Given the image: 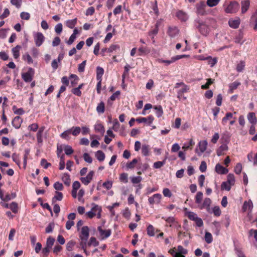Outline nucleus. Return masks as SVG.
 I'll list each match as a JSON object with an SVG mask.
<instances>
[{"mask_svg": "<svg viewBox=\"0 0 257 257\" xmlns=\"http://www.w3.org/2000/svg\"><path fill=\"white\" fill-rule=\"evenodd\" d=\"M88 246L93 245L94 246H97L99 245V242L96 240L94 237H91L90 238L89 241L87 243Z\"/></svg>", "mask_w": 257, "mask_h": 257, "instance_id": "50", "label": "nucleus"}, {"mask_svg": "<svg viewBox=\"0 0 257 257\" xmlns=\"http://www.w3.org/2000/svg\"><path fill=\"white\" fill-rule=\"evenodd\" d=\"M98 231H99L101 240L108 238L111 234V230L110 229L104 230L101 226L98 227Z\"/></svg>", "mask_w": 257, "mask_h": 257, "instance_id": "10", "label": "nucleus"}, {"mask_svg": "<svg viewBox=\"0 0 257 257\" xmlns=\"http://www.w3.org/2000/svg\"><path fill=\"white\" fill-rule=\"evenodd\" d=\"M62 179L64 182V183L66 185L69 186L71 183V179L70 178V176L67 173H65Z\"/></svg>", "mask_w": 257, "mask_h": 257, "instance_id": "37", "label": "nucleus"}, {"mask_svg": "<svg viewBox=\"0 0 257 257\" xmlns=\"http://www.w3.org/2000/svg\"><path fill=\"white\" fill-rule=\"evenodd\" d=\"M168 157L166 156L164 159V160L162 161H158L154 163L153 167L155 169H160L162 166H163L166 163V160L167 159Z\"/></svg>", "mask_w": 257, "mask_h": 257, "instance_id": "34", "label": "nucleus"}, {"mask_svg": "<svg viewBox=\"0 0 257 257\" xmlns=\"http://www.w3.org/2000/svg\"><path fill=\"white\" fill-rule=\"evenodd\" d=\"M229 140L228 139H225V143H224L222 144L216 150V154L218 156H220L222 155H223L224 154V152L225 151H227L228 150V146L227 145V144L228 143Z\"/></svg>", "mask_w": 257, "mask_h": 257, "instance_id": "11", "label": "nucleus"}, {"mask_svg": "<svg viewBox=\"0 0 257 257\" xmlns=\"http://www.w3.org/2000/svg\"><path fill=\"white\" fill-rule=\"evenodd\" d=\"M94 172L93 171H90L85 177H81L80 180L85 185H87L92 180Z\"/></svg>", "mask_w": 257, "mask_h": 257, "instance_id": "12", "label": "nucleus"}, {"mask_svg": "<svg viewBox=\"0 0 257 257\" xmlns=\"http://www.w3.org/2000/svg\"><path fill=\"white\" fill-rule=\"evenodd\" d=\"M245 67V62L243 61H240L236 65V70L238 72H242Z\"/></svg>", "mask_w": 257, "mask_h": 257, "instance_id": "44", "label": "nucleus"}, {"mask_svg": "<svg viewBox=\"0 0 257 257\" xmlns=\"http://www.w3.org/2000/svg\"><path fill=\"white\" fill-rule=\"evenodd\" d=\"M176 16L182 22H185L188 19V16L182 10L178 11L176 13Z\"/></svg>", "mask_w": 257, "mask_h": 257, "instance_id": "14", "label": "nucleus"}, {"mask_svg": "<svg viewBox=\"0 0 257 257\" xmlns=\"http://www.w3.org/2000/svg\"><path fill=\"white\" fill-rule=\"evenodd\" d=\"M95 157L99 162H102L105 159V155L102 151L99 150L95 152Z\"/></svg>", "mask_w": 257, "mask_h": 257, "instance_id": "25", "label": "nucleus"}, {"mask_svg": "<svg viewBox=\"0 0 257 257\" xmlns=\"http://www.w3.org/2000/svg\"><path fill=\"white\" fill-rule=\"evenodd\" d=\"M232 185L227 183L226 181L223 182L221 185V190H225L226 191H230L231 187Z\"/></svg>", "mask_w": 257, "mask_h": 257, "instance_id": "49", "label": "nucleus"}, {"mask_svg": "<svg viewBox=\"0 0 257 257\" xmlns=\"http://www.w3.org/2000/svg\"><path fill=\"white\" fill-rule=\"evenodd\" d=\"M34 38L35 44L37 47L41 46L45 40V37L41 32L34 33Z\"/></svg>", "mask_w": 257, "mask_h": 257, "instance_id": "8", "label": "nucleus"}, {"mask_svg": "<svg viewBox=\"0 0 257 257\" xmlns=\"http://www.w3.org/2000/svg\"><path fill=\"white\" fill-rule=\"evenodd\" d=\"M159 24L157 23L155 25V27L149 31V35L152 37V38H154V36L156 35L159 31Z\"/></svg>", "mask_w": 257, "mask_h": 257, "instance_id": "33", "label": "nucleus"}, {"mask_svg": "<svg viewBox=\"0 0 257 257\" xmlns=\"http://www.w3.org/2000/svg\"><path fill=\"white\" fill-rule=\"evenodd\" d=\"M211 203V200L209 198H205L203 203H201L199 206V208L200 209H203L204 208H206L207 210L209 209V207L210 204Z\"/></svg>", "mask_w": 257, "mask_h": 257, "instance_id": "15", "label": "nucleus"}, {"mask_svg": "<svg viewBox=\"0 0 257 257\" xmlns=\"http://www.w3.org/2000/svg\"><path fill=\"white\" fill-rule=\"evenodd\" d=\"M154 109L156 110L155 113L158 117H160L162 115L163 111L162 107L161 105L155 106Z\"/></svg>", "mask_w": 257, "mask_h": 257, "instance_id": "41", "label": "nucleus"}, {"mask_svg": "<svg viewBox=\"0 0 257 257\" xmlns=\"http://www.w3.org/2000/svg\"><path fill=\"white\" fill-rule=\"evenodd\" d=\"M95 130L101 134L104 133L105 130L103 126L100 123L96 124L94 126Z\"/></svg>", "mask_w": 257, "mask_h": 257, "instance_id": "57", "label": "nucleus"}, {"mask_svg": "<svg viewBox=\"0 0 257 257\" xmlns=\"http://www.w3.org/2000/svg\"><path fill=\"white\" fill-rule=\"evenodd\" d=\"M162 218L165 220L167 223L170 224V226H172V224H175L177 222L175 221V218L173 217L170 216L168 217H166L163 216Z\"/></svg>", "mask_w": 257, "mask_h": 257, "instance_id": "39", "label": "nucleus"}, {"mask_svg": "<svg viewBox=\"0 0 257 257\" xmlns=\"http://www.w3.org/2000/svg\"><path fill=\"white\" fill-rule=\"evenodd\" d=\"M104 74V70L103 69L100 67L98 66L96 68V79L97 80H102V77Z\"/></svg>", "mask_w": 257, "mask_h": 257, "instance_id": "28", "label": "nucleus"}, {"mask_svg": "<svg viewBox=\"0 0 257 257\" xmlns=\"http://www.w3.org/2000/svg\"><path fill=\"white\" fill-rule=\"evenodd\" d=\"M34 73V69L32 68H29L27 72L22 74V77L26 82H30L33 80Z\"/></svg>", "mask_w": 257, "mask_h": 257, "instance_id": "3", "label": "nucleus"}, {"mask_svg": "<svg viewBox=\"0 0 257 257\" xmlns=\"http://www.w3.org/2000/svg\"><path fill=\"white\" fill-rule=\"evenodd\" d=\"M228 24L231 28L236 29L239 27L240 20L239 19L237 20H229L228 21Z\"/></svg>", "mask_w": 257, "mask_h": 257, "instance_id": "24", "label": "nucleus"}, {"mask_svg": "<svg viewBox=\"0 0 257 257\" xmlns=\"http://www.w3.org/2000/svg\"><path fill=\"white\" fill-rule=\"evenodd\" d=\"M119 180L120 181L126 183L128 182V175L125 173H123L120 174L119 177Z\"/></svg>", "mask_w": 257, "mask_h": 257, "instance_id": "63", "label": "nucleus"}, {"mask_svg": "<svg viewBox=\"0 0 257 257\" xmlns=\"http://www.w3.org/2000/svg\"><path fill=\"white\" fill-rule=\"evenodd\" d=\"M20 18L22 20H29L30 18V14L28 12H23L20 14Z\"/></svg>", "mask_w": 257, "mask_h": 257, "instance_id": "64", "label": "nucleus"}, {"mask_svg": "<svg viewBox=\"0 0 257 257\" xmlns=\"http://www.w3.org/2000/svg\"><path fill=\"white\" fill-rule=\"evenodd\" d=\"M239 7V4L235 1L230 2L225 9V11L226 13H236Z\"/></svg>", "mask_w": 257, "mask_h": 257, "instance_id": "4", "label": "nucleus"}, {"mask_svg": "<svg viewBox=\"0 0 257 257\" xmlns=\"http://www.w3.org/2000/svg\"><path fill=\"white\" fill-rule=\"evenodd\" d=\"M9 208L14 213H17L18 212V205L17 203L13 202L10 204Z\"/></svg>", "mask_w": 257, "mask_h": 257, "instance_id": "42", "label": "nucleus"}, {"mask_svg": "<svg viewBox=\"0 0 257 257\" xmlns=\"http://www.w3.org/2000/svg\"><path fill=\"white\" fill-rule=\"evenodd\" d=\"M188 252L187 250L184 248L182 245H178L177 246V253L180 255L185 254Z\"/></svg>", "mask_w": 257, "mask_h": 257, "instance_id": "60", "label": "nucleus"}, {"mask_svg": "<svg viewBox=\"0 0 257 257\" xmlns=\"http://www.w3.org/2000/svg\"><path fill=\"white\" fill-rule=\"evenodd\" d=\"M186 215L190 220L193 221H194L198 217L197 215L195 213L191 211L186 212Z\"/></svg>", "mask_w": 257, "mask_h": 257, "instance_id": "46", "label": "nucleus"}, {"mask_svg": "<svg viewBox=\"0 0 257 257\" xmlns=\"http://www.w3.org/2000/svg\"><path fill=\"white\" fill-rule=\"evenodd\" d=\"M168 35L174 38L176 37L179 33V30L177 28L174 27H169L168 30Z\"/></svg>", "mask_w": 257, "mask_h": 257, "instance_id": "17", "label": "nucleus"}, {"mask_svg": "<svg viewBox=\"0 0 257 257\" xmlns=\"http://www.w3.org/2000/svg\"><path fill=\"white\" fill-rule=\"evenodd\" d=\"M138 163L137 159H134L132 161L126 164V168L127 169H133L135 167V164Z\"/></svg>", "mask_w": 257, "mask_h": 257, "instance_id": "55", "label": "nucleus"}, {"mask_svg": "<svg viewBox=\"0 0 257 257\" xmlns=\"http://www.w3.org/2000/svg\"><path fill=\"white\" fill-rule=\"evenodd\" d=\"M240 82L235 81L229 84L228 93H232L235 89H236L240 85Z\"/></svg>", "mask_w": 257, "mask_h": 257, "instance_id": "19", "label": "nucleus"}, {"mask_svg": "<svg viewBox=\"0 0 257 257\" xmlns=\"http://www.w3.org/2000/svg\"><path fill=\"white\" fill-rule=\"evenodd\" d=\"M62 199L63 194L60 192L56 191V195L52 198V203L54 204L57 200L61 201Z\"/></svg>", "mask_w": 257, "mask_h": 257, "instance_id": "32", "label": "nucleus"}, {"mask_svg": "<svg viewBox=\"0 0 257 257\" xmlns=\"http://www.w3.org/2000/svg\"><path fill=\"white\" fill-rule=\"evenodd\" d=\"M204 239L207 243H210L212 242V234L209 232H206L205 234Z\"/></svg>", "mask_w": 257, "mask_h": 257, "instance_id": "54", "label": "nucleus"}, {"mask_svg": "<svg viewBox=\"0 0 257 257\" xmlns=\"http://www.w3.org/2000/svg\"><path fill=\"white\" fill-rule=\"evenodd\" d=\"M215 20L210 18H206L204 20L197 18L194 22L195 28L204 37H207L209 34L211 29L215 27Z\"/></svg>", "mask_w": 257, "mask_h": 257, "instance_id": "1", "label": "nucleus"}, {"mask_svg": "<svg viewBox=\"0 0 257 257\" xmlns=\"http://www.w3.org/2000/svg\"><path fill=\"white\" fill-rule=\"evenodd\" d=\"M70 78L71 79V83L72 86H75L78 82L79 77L75 74H71L70 76Z\"/></svg>", "mask_w": 257, "mask_h": 257, "instance_id": "38", "label": "nucleus"}, {"mask_svg": "<svg viewBox=\"0 0 257 257\" xmlns=\"http://www.w3.org/2000/svg\"><path fill=\"white\" fill-rule=\"evenodd\" d=\"M23 59L26 61L28 64H33L34 62V60H33L32 57L28 53H26L22 56Z\"/></svg>", "mask_w": 257, "mask_h": 257, "instance_id": "30", "label": "nucleus"}, {"mask_svg": "<svg viewBox=\"0 0 257 257\" xmlns=\"http://www.w3.org/2000/svg\"><path fill=\"white\" fill-rule=\"evenodd\" d=\"M247 159L249 162H253L254 166L257 165V153L255 154L254 156H253V153L252 152L248 154Z\"/></svg>", "mask_w": 257, "mask_h": 257, "instance_id": "26", "label": "nucleus"}, {"mask_svg": "<svg viewBox=\"0 0 257 257\" xmlns=\"http://www.w3.org/2000/svg\"><path fill=\"white\" fill-rule=\"evenodd\" d=\"M69 130H71V134L74 136H78L81 132V128L79 126H73Z\"/></svg>", "mask_w": 257, "mask_h": 257, "instance_id": "48", "label": "nucleus"}, {"mask_svg": "<svg viewBox=\"0 0 257 257\" xmlns=\"http://www.w3.org/2000/svg\"><path fill=\"white\" fill-rule=\"evenodd\" d=\"M147 234L150 236H153L155 235L154 227L151 224L148 225L147 228Z\"/></svg>", "mask_w": 257, "mask_h": 257, "instance_id": "53", "label": "nucleus"}, {"mask_svg": "<svg viewBox=\"0 0 257 257\" xmlns=\"http://www.w3.org/2000/svg\"><path fill=\"white\" fill-rule=\"evenodd\" d=\"M64 152L66 155H70L74 152V151L70 146L66 145L64 148Z\"/></svg>", "mask_w": 257, "mask_h": 257, "instance_id": "62", "label": "nucleus"}, {"mask_svg": "<svg viewBox=\"0 0 257 257\" xmlns=\"http://www.w3.org/2000/svg\"><path fill=\"white\" fill-rule=\"evenodd\" d=\"M40 164L45 169H47L52 165L51 164L48 163L45 159H41Z\"/></svg>", "mask_w": 257, "mask_h": 257, "instance_id": "59", "label": "nucleus"}, {"mask_svg": "<svg viewBox=\"0 0 257 257\" xmlns=\"http://www.w3.org/2000/svg\"><path fill=\"white\" fill-rule=\"evenodd\" d=\"M22 120L21 118L19 116H16L12 121V125L16 128H19L21 126Z\"/></svg>", "mask_w": 257, "mask_h": 257, "instance_id": "21", "label": "nucleus"}, {"mask_svg": "<svg viewBox=\"0 0 257 257\" xmlns=\"http://www.w3.org/2000/svg\"><path fill=\"white\" fill-rule=\"evenodd\" d=\"M89 236V229L87 226L82 227L79 237L81 240H87Z\"/></svg>", "mask_w": 257, "mask_h": 257, "instance_id": "9", "label": "nucleus"}, {"mask_svg": "<svg viewBox=\"0 0 257 257\" xmlns=\"http://www.w3.org/2000/svg\"><path fill=\"white\" fill-rule=\"evenodd\" d=\"M149 146L147 145H144L142 147V154L145 156H147L149 155Z\"/></svg>", "mask_w": 257, "mask_h": 257, "instance_id": "51", "label": "nucleus"}, {"mask_svg": "<svg viewBox=\"0 0 257 257\" xmlns=\"http://www.w3.org/2000/svg\"><path fill=\"white\" fill-rule=\"evenodd\" d=\"M55 32L57 34H60L63 30V25L61 23L57 24L54 28Z\"/></svg>", "mask_w": 257, "mask_h": 257, "instance_id": "58", "label": "nucleus"}, {"mask_svg": "<svg viewBox=\"0 0 257 257\" xmlns=\"http://www.w3.org/2000/svg\"><path fill=\"white\" fill-rule=\"evenodd\" d=\"M154 119L153 115H149L147 117H139L136 119V121L139 123H146L149 125H150Z\"/></svg>", "mask_w": 257, "mask_h": 257, "instance_id": "13", "label": "nucleus"}, {"mask_svg": "<svg viewBox=\"0 0 257 257\" xmlns=\"http://www.w3.org/2000/svg\"><path fill=\"white\" fill-rule=\"evenodd\" d=\"M241 13L244 14L247 12V11L248 10L249 7V5H250L249 1L248 0L243 1L241 2Z\"/></svg>", "mask_w": 257, "mask_h": 257, "instance_id": "20", "label": "nucleus"}, {"mask_svg": "<svg viewBox=\"0 0 257 257\" xmlns=\"http://www.w3.org/2000/svg\"><path fill=\"white\" fill-rule=\"evenodd\" d=\"M247 118L251 124L254 125L257 122V119L255 116V113L251 112L248 113Z\"/></svg>", "mask_w": 257, "mask_h": 257, "instance_id": "18", "label": "nucleus"}, {"mask_svg": "<svg viewBox=\"0 0 257 257\" xmlns=\"http://www.w3.org/2000/svg\"><path fill=\"white\" fill-rule=\"evenodd\" d=\"M120 50V47L117 44H112L111 45L107 50V52L109 53H112L114 51H118Z\"/></svg>", "mask_w": 257, "mask_h": 257, "instance_id": "43", "label": "nucleus"}, {"mask_svg": "<svg viewBox=\"0 0 257 257\" xmlns=\"http://www.w3.org/2000/svg\"><path fill=\"white\" fill-rule=\"evenodd\" d=\"M215 171L219 174H226L228 172V170L223 167L219 164H217L215 166Z\"/></svg>", "mask_w": 257, "mask_h": 257, "instance_id": "16", "label": "nucleus"}, {"mask_svg": "<svg viewBox=\"0 0 257 257\" xmlns=\"http://www.w3.org/2000/svg\"><path fill=\"white\" fill-rule=\"evenodd\" d=\"M140 52L139 55L141 56L143 54H147L150 52V50L147 47L141 46L138 49Z\"/></svg>", "mask_w": 257, "mask_h": 257, "instance_id": "36", "label": "nucleus"}, {"mask_svg": "<svg viewBox=\"0 0 257 257\" xmlns=\"http://www.w3.org/2000/svg\"><path fill=\"white\" fill-rule=\"evenodd\" d=\"M220 0H207L206 5L209 7H213L218 5Z\"/></svg>", "mask_w": 257, "mask_h": 257, "instance_id": "56", "label": "nucleus"}, {"mask_svg": "<svg viewBox=\"0 0 257 257\" xmlns=\"http://www.w3.org/2000/svg\"><path fill=\"white\" fill-rule=\"evenodd\" d=\"M207 5L204 2H200L196 5V12L198 15L204 16L206 14V8Z\"/></svg>", "mask_w": 257, "mask_h": 257, "instance_id": "6", "label": "nucleus"}, {"mask_svg": "<svg viewBox=\"0 0 257 257\" xmlns=\"http://www.w3.org/2000/svg\"><path fill=\"white\" fill-rule=\"evenodd\" d=\"M21 48V47L19 45H17L15 47L12 49V53L13 54V56L15 59H17L20 57V50Z\"/></svg>", "mask_w": 257, "mask_h": 257, "instance_id": "27", "label": "nucleus"}, {"mask_svg": "<svg viewBox=\"0 0 257 257\" xmlns=\"http://www.w3.org/2000/svg\"><path fill=\"white\" fill-rule=\"evenodd\" d=\"M203 198V193L201 192H198L195 196V203L198 204L199 206L201 203V201Z\"/></svg>", "mask_w": 257, "mask_h": 257, "instance_id": "35", "label": "nucleus"}, {"mask_svg": "<svg viewBox=\"0 0 257 257\" xmlns=\"http://www.w3.org/2000/svg\"><path fill=\"white\" fill-rule=\"evenodd\" d=\"M55 227V224L54 222H50L49 223L48 226L46 227L45 232L47 233H52Z\"/></svg>", "mask_w": 257, "mask_h": 257, "instance_id": "52", "label": "nucleus"}, {"mask_svg": "<svg viewBox=\"0 0 257 257\" xmlns=\"http://www.w3.org/2000/svg\"><path fill=\"white\" fill-rule=\"evenodd\" d=\"M105 111V104L104 102L101 101L99 103L96 107V111L99 114H102L104 113Z\"/></svg>", "mask_w": 257, "mask_h": 257, "instance_id": "29", "label": "nucleus"}, {"mask_svg": "<svg viewBox=\"0 0 257 257\" xmlns=\"http://www.w3.org/2000/svg\"><path fill=\"white\" fill-rule=\"evenodd\" d=\"M207 144V142L206 140L200 141L197 145L198 149L196 148L195 149L196 153L200 156L206 150Z\"/></svg>", "mask_w": 257, "mask_h": 257, "instance_id": "5", "label": "nucleus"}, {"mask_svg": "<svg viewBox=\"0 0 257 257\" xmlns=\"http://www.w3.org/2000/svg\"><path fill=\"white\" fill-rule=\"evenodd\" d=\"M55 240L54 238L49 236L47 239L46 246L51 248L54 245Z\"/></svg>", "mask_w": 257, "mask_h": 257, "instance_id": "45", "label": "nucleus"}, {"mask_svg": "<svg viewBox=\"0 0 257 257\" xmlns=\"http://www.w3.org/2000/svg\"><path fill=\"white\" fill-rule=\"evenodd\" d=\"M77 22V19L75 18L72 20H68L65 22L66 26L70 29H73L74 28L75 26L76 25Z\"/></svg>", "mask_w": 257, "mask_h": 257, "instance_id": "23", "label": "nucleus"}, {"mask_svg": "<svg viewBox=\"0 0 257 257\" xmlns=\"http://www.w3.org/2000/svg\"><path fill=\"white\" fill-rule=\"evenodd\" d=\"M253 207V204L251 200L248 201H245L243 205V209L244 210L247 209H251Z\"/></svg>", "mask_w": 257, "mask_h": 257, "instance_id": "47", "label": "nucleus"}, {"mask_svg": "<svg viewBox=\"0 0 257 257\" xmlns=\"http://www.w3.org/2000/svg\"><path fill=\"white\" fill-rule=\"evenodd\" d=\"M207 83L204 85H201V87L203 89H207L209 88V85L212 84L214 82V79L209 78L207 79Z\"/></svg>", "mask_w": 257, "mask_h": 257, "instance_id": "61", "label": "nucleus"}, {"mask_svg": "<svg viewBox=\"0 0 257 257\" xmlns=\"http://www.w3.org/2000/svg\"><path fill=\"white\" fill-rule=\"evenodd\" d=\"M162 199V195L160 193H156L154 194L152 196L149 197L148 198V202L151 206L154 204H158L160 203Z\"/></svg>", "mask_w": 257, "mask_h": 257, "instance_id": "7", "label": "nucleus"}, {"mask_svg": "<svg viewBox=\"0 0 257 257\" xmlns=\"http://www.w3.org/2000/svg\"><path fill=\"white\" fill-rule=\"evenodd\" d=\"M188 56L185 54L176 55L172 57L170 60H164L162 58H159L157 60V62L160 63H164L166 66H168L172 63H174L178 60L187 57Z\"/></svg>", "mask_w": 257, "mask_h": 257, "instance_id": "2", "label": "nucleus"}, {"mask_svg": "<svg viewBox=\"0 0 257 257\" xmlns=\"http://www.w3.org/2000/svg\"><path fill=\"white\" fill-rule=\"evenodd\" d=\"M235 180L234 175L231 173L228 174L227 176L226 182L233 186L235 183Z\"/></svg>", "mask_w": 257, "mask_h": 257, "instance_id": "40", "label": "nucleus"}, {"mask_svg": "<svg viewBox=\"0 0 257 257\" xmlns=\"http://www.w3.org/2000/svg\"><path fill=\"white\" fill-rule=\"evenodd\" d=\"M71 134V130H67L64 132H63L60 135V137L63 139L66 140L67 141L70 140V135Z\"/></svg>", "mask_w": 257, "mask_h": 257, "instance_id": "31", "label": "nucleus"}, {"mask_svg": "<svg viewBox=\"0 0 257 257\" xmlns=\"http://www.w3.org/2000/svg\"><path fill=\"white\" fill-rule=\"evenodd\" d=\"M182 88L181 89H180L177 91V97L181 99V97H182V94H183L184 93L188 92V91L189 89V87L188 85H186L185 84L182 86Z\"/></svg>", "mask_w": 257, "mask_h": 257, "instance_id": "22", "label": "nucleus"}]
</instances>
